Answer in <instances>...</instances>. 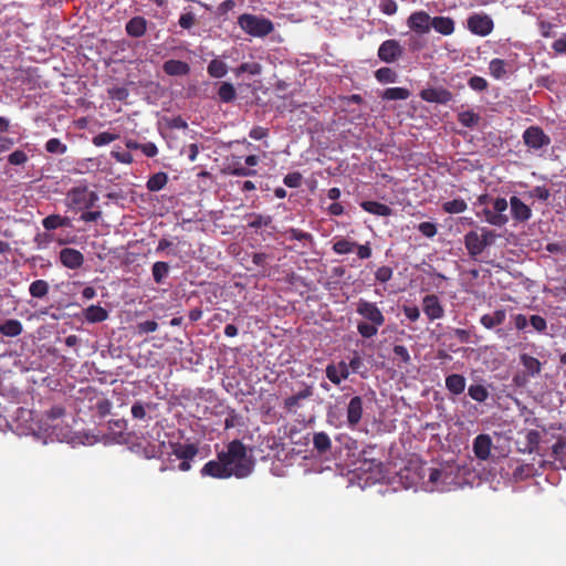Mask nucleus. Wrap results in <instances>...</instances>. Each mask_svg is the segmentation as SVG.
Segmentation results:
<instances>
[{"instance_id":"nucleus-1","label":"nucleus","mask_w":566,"mask_h":566,"mask_svg":"<svg viewBox=\"0 0 566 566\" xmlns=\"http://www.w3.org/2000/svg\"><path fill=\"white\" fill-rule=\"evenodd\" d=\"M254 469V460L248 455L242 441L235 439L227 446V451L218 454V460L208 461L201 469L202 476L229 479L249 476Z\"/></svg>"},{"instance_id":"nucleus-2","label":"nucleus","mask_w":566,"mask_h":566,"mask_svg":"<svg viewBox=\"0 0 566 566\" xmlns=\"http://www.w3.org/2000/svg\"><path fill=\"white\" fill-rule=\"evenodd\" d=\"M356 313L365 319L357 324V332L363 338L376 336L386 321L377 304L364 298H359L356 303Z\"/></svg>"},{"instance_id":"nucleus-3","label":"nucleus","mask_w":566,"mask_h":566,"mask_svg":"<svg viewBox=\"0 0 566 566\" xmlns=\"http://www.w3.org/2000/svg\"><path fill=\"white\" fill-rule=\"evenodd\" d=\"M497 234L495 231L482 227L479 230H471L463 237V243L468 255L473 261H480V255L484 250L494 244Z\"/></svg>"},{"instance_id":"nucleus-4","label":"nucleus","mask_w":566,"mask_h":566,"mask_svg":"<svg viewBox=\"0 0 566 566\" xmlns=\"http://www.w3.org/2000/svg\"><path fill=\"white\" fill-rule=\"evenodd\" d=\"M238 24L245 33L255 38L266 36L274 30L270 19L250 13L241 14L238 18Z\"/></svg>"},{"instance_id":"nucleus-5","label":"nucleus","mask_w":566,"mask_h":566,"mask_svg":"<svg viewBox=\"0 0 566 566\" xmlns=\"http://www.w3.org/2000/svg\"><path fill=\"white\" fill-rule=\"evenodd\" d=\"M523 143L533 151L541 150L551 145V137L539 126L527 127L523 135Z\"/></svg>"},{"instance_id":"nucleus-6","label":"nucleus","mask_w":566,"mask_h":566,"mask_svg":"<svg viewBox=\"0 0 566 566\" xmlns=\"http://www.w3.org/2000/svg\"><path fill=\"white\" fill-rule=\"evenodd\" d=\"M467 28L475 35L486 36L493 31L494 22L485 13H473L467 20Z\"/></svg>"},{"instance_id":"nucleus-7","label":"nucleus","mask_w":566,"mask_h":566,"mask_svg":"<svg viewBox=\"0 0 566 566\" xmlns=\"http://www.w3.org/2000/svg\"><path fill=\"white\" fill-rule=\"evenodd\" d=\"M405 49L398 40L389 39L378 48V59L387 64L395 63L403 56Z\"/></svg>"},{"instance_id":"nucleus-8","label":"nucleus","mask_w":566,"mask_h":566,"mask_svg":"<svg viewBox=\"0 0 566 566\" xmlns=\"http://www.w3.org/2000/svg\"><path fill=\"white\" fill-rule=\"evenodd\" d=\"M419 96L424 102L442 105L453 99V94L442 86L423 88L420 91Z\"/></svg>"},{"instance_id":"nucleus-9","label":"nucleus","mask_w":566,"mask_h":566,"mask_svg":"<svg viewBox=\"0 0 566 566\" xmlns=\"http://www.w3.org/2000/svg\"><path fill=\"white\" fill-rule=\"evenodd\" d=\"M432 18L426 11H416L407 20L410 30L418 34H426L430 31Z\"/></svg>"},{"instance_id":"nucleus-10","label":"nucleus","mask_w":566,"mask_h":566,"mask_svg":"<svg viewBox=\"0 0 566 566\" xmlns=\"http://www.w3.org/2000/svg\"><path fill=\"white\" fill-rule=\"evenodd\" d=\"M59 260L63 266L77 270L84 263V255L76 249L63 248L59 253Z\"/></svg>"},{"instance_id":"nucleus-11","label":"nucleus","mask_w":566,"mask_h":566,"mask_svg":"<svg viewBox=\"0 0 566 566\" xmlns=\"http://www.w3.org/2000/svg\"><path fill=\"white\" fill-rule=\"evenodd\" d=\"M126 421H111L108 420V443H126L130 434L126 431Z\"/></svg>"},{"instance_id":"nucleus-12","label":"nucleus","mask_w":566,"mask_h":566,"mask_svg":"<svg viewBox=\"0 0 566 566\" xmlns=\"http://www.w3.org/2000/svg\"><path fill=\"white\" fill-rule=\"evenodd\" d=\"M423 312L430 321L442 318L444 315L443 306L436 294H428L422 300Z\"/></svg>"},{"instance_id":"nucleus-13","label":"nucleus","mask_w":566,"mask_h":566,"mask_svg":"<svg viewBox=\"0 0 566 566\" xmlns=\"http://www.w3.org/2000/svg\"><path fill=\"white\" fill-rule=\"evenodd\" d=\"M325 374L334 385H339L342 380L349 377L350 371L348 370L347 363L342 360L338 364H328L325 368Z\"/></svg>"},{"instance_id":"nucleus-14","label":"nucleus","mask_w":566,"mask_h":566,"mask_svg":"<svg viewBox=\"0 0 566 566\" xmlns=\"http://www.w3.org/2000/svg\"><path fill=\"white\" fill-rule=\"evenodd\" d=\"M512 218L517 222H526L532 218L531 208L524 203L518 197L510 198Z\"/></svg>"},{"instance_id":"nucleus-15","label":"nucleus","mask_w":566,"mask_h":566,"mask_svg":"<svg viewBox=\"0 0 566 566\" xmlns=\"http://www.w3.org/2000/svg\"><path fill=\"white\" fill-rule=\"evenodd\" d=\"M313 394V387L305 385L304 388L300 390L297 394L284 400V409L287 412L295 413L297 409L301 408V402L305 399L311 398Z\"/></svg>"},{"instance_id":"nucleus-16","label":"nucleus","mask_w":566,"mask_h":566,"mask_svg":"<svg viewBox=\"0 0 566 566\" xmlns=\"http://www.w3.org/2000/svg\"><path fill=\"white\" fill-rule=\"evenodd\" d=\"M492 439L489 434H479L473 441V451L479 460H488L491 454Z\"/></svg>"},{"instance_id":"nucleus-17","label":"nucleus","mask_w":566,"mask_h":566,"mask_svg":"<svg viewBox=\"0 0 566 566\" xmlns=\"http://www.w3.org/2000/svg\"><path fill=\"white\" fill-rule=\"evenodd\" d=\"M363 416V399L359 396H355L349 400L347 406V422L348 426L355 428Z\"/></svg>"},{"instance_id":"nucleus-18","label":"nucleus","mask_w":566,"mask_h":566,"mask_svg":"<svg viewBox=\"0 0 566 566\" xmlns=\"http://www.w3.org/2000/svg\"><path fill=\"white\" fill-rule=\"evenodd\" d=\"M506 318V311L504 308L495 310L492 313H488L481 316L480 323L486 329H493L496 326L502 325Z\"/></svg>"},{"instance_id":"nucleus-19","label":"nucleus","mask_w":566,"mask_h":566,"mask_svg":"<svg viewBox=\"0 0 566 566\" xmlns=\"http://www.w3.org/2000/svg\"><path fill=\"white\" fill-rule=\"evenodd\" d=\"M367 453H368L367 450L361 451V454L356 462L355 470L361 471L365 473L380 472L381 462L376 459H371V458L367 457Z\"/></svg>"},{"instance_id":"nucleus-20","label":"nucleus","mask_w":566,"mask_h":566,"mask_svg":"<svg viewBox=\"0 0 566 566\" xmlns=\"http://www.w3.org/2000/svg\"><path fill=\"white\" fill-rule=\"evenodd\" d=\"M42 226L46 231H53L59 228H71L72 220L69 217H63L60 214H49L42 220Z\"/></svg>"},{"instance_id":"nucleus-21","label":"nucleus","mask_w":566,"mask_h":566,"mask_svg":"<svg viewBox=\"0 0 566 566\" xmlns=\"http://www.w3.org/2000/svg\"><path fill=\"white\" fill-rule=\"evenodd\" d=\"M431 28L442 35H451L454 32V20L450 17H434L431 20Z\"/></svg>"},{"instance_id":"nucleus-22","label":"nucleus","mask_w":566,"mask_h":566,"mask_svg":"<svg viewBox=\"0 0 566 566\" xmlns=\"http://www.w3.org/2000/svg\"><path fill=\"white\" fill-rule=\"evenodd\" d=\"M163 70L170 76H182L189 74L190 66L180 60H168L164 63Z\"/></svg>"},{"instance_id":"nucleus-23","label":"nucleus","mask_w":566,"mask_h":566,"mask_svg":"<svg viewBox=\"0 0 566 566\" xmlns=\"http://www.w3.org/2000/svg\"><path fill=\"white\" fill-rule=\"evenodd\" d=\"M360 207L366 212L379 217H389L392 214V209L389 206L380 203L378 201L366 200L360 202Z\"/></svg>"},{"instance_id":"nucleus-24","label":"nucleus","mask_w":566,"mask_h":566,"mask_svg":"<svg viewBox=\"0 0 566 566\" xmlns=\"http://www.w3.org/2000/svg\"><path fill=\"white\" fill-rule=\"evenodd\" d=\"M126 32L133 38H140L147 29V21L144 17H134L126 23Z\"/></svg>"},{"instance_id":"nucleus-25","label":"nucleus","mask_w":566,"mask_h":566,"mask_svg":"<svg viewBox=\"0 0 566 566\" xmlns=\"http://www.w3.org/2000/svg\"><path fill=\"white\" fill-rule=\"evenodd\" d=\"M467 380L464 376L460 374H451L446 377V388L452 395H461L465 389Z\"/></svg>"},{"instance_id":"nucleus-26","label":"nucleus","mask_w":566,"mask_h":566,"mask_svg":"<svg viewBox=\"0 0 566 566\" xmlns=\"http://www.w3.org/2000/svg\"><path fill=\"white\" fill-rule=\"evenodd\" d=\"M520 360L525 368L526 376L534 377L541 373L542 364L537 358L528 354H521Z\"/></svg>"},{"instance_id":"nucleus-27","label":"nucleus","mask_w":566,"mask_h":566,"mask_svg":"<svg viewBox=\"0 0 566 566\" xmlns=\"http://www.w3.org/2000/svg\"><path fill=\"white\" fill-rule=\"evenodd\" d=\"M22 331L23 326L19 319L10 318L0 324V334L7 337H17Z\"/></svg>"},{"instance_id":"nucleus-28","label":"nucleus","mask_w":566,"mask_h":566,"mask_svg":"<svg viewBox=\"0 0 566 566\" xmlns=\"http://www.w3.org/2000/svg\"><path fill=\"white\" fill-rule=\"evenodd\" d=\"M511 64L502 59H493L489 63L490 75L495 80H501L507 74V67Z\"/></svg>"},{"instance_id":"nucleus-29","label":"nucleus","mask_w":566,"mask_h":566,"mask_svg":"<svg viewBox=\"0 0 566 566\" xmlns=\"http://www.w3.org/2000/svg\"><path fill=\"white\" fill-rule=\"evenodd\" d=\"M313 446H314V449L319 454L326 453L332 448V441H331L329 436L324 431L315 432L313 436Z\"/></svg>"},{"instance_id":"nucleus-30","label":"nucleus","mask_w":566,"mask_h":566,"mask_svg":"<svg viewBox=\"0 0 566 566\" xmlns=\"http://www.w3.org/2000/svg\"><path fill=\"white\" fill-rule=\"evenodd\" d=\"M409 96L410 91L405 87H388L380 95L384 101H405L409 98Z\"/></svg>"},{"instance_id":"nucleus-31","label":"nucleus","mask_w":566,"mask_h":566,"mask_svg":"<svg viewBox=\"0 0 566 566\" xmlns=\"http://www.w3.org/2000/svg\"><path fill=\"white\" fill-rule=\"evenodd\" d=\"M167 182L168 175L164 171H159L148 179L146 187L149 191L156 192L161 190L167 185Z\"/></svg>"},{"instance_id":"nucleus-32","label":"nucleus","mask_w":566,"mask_h":566,"mask_svg":"<svg viewBox=\"0 0 566 566\" xmlns=\"http://www.w3.org/2000/svg\"><path fill=\"white\" fill-rule=\"evenodd\" d=\"M170 271V266L167 262L157 261L153 264L151 274L153 279L157 284H161L164 280L168 276Z\"/></svg>"},{"instance_id":"nucleus-33","label":"nucleus","mask_w":566,"mask_h":566,"mask_svg":"<svg viewBox=\"0 0 566 566\" xmlns=\"http://www.w3.org/2000/svg\"><path fill=\"white\" fill-rule=\"evenodd\" d=\"M207 71L211 77L221 78L227 75L228 66L223 61L213 59L209 62Z\"/></svg>"},{"instance_id":"nucleus-34","label":"nucleus","mask_w":566,"mask_h":566,"mask_svg":"<svg viewBox=\"0 0 566 566\" xmlns=\"http://www.w3.org/2000/svg\"><path fill=\"white\" fill-rule=\"evenodd\" d=\"M154 408V405L151 402H143V401H135L130 408L132 417L135 420H146L147 419V410H150Z\"/></svg>"},{"instance_id":"nucleus-35","label":"nucleus","mask_w":566,"mask_h":566,"mask_svg":"<svg viewBox=\"0 0 566 566\" xmlns=\"http://www.w3.org/2000/svg\"><path fill=\"white\" fill-rule=\"evenodd\" d=\"M49 283L45 280H35L29 286V293L32 297L43 298L49 293Z\"/></svg>"},{"instance_id":"nucleus-36","label":"nucleus","mask_w":566,"mask_h":566,"mask_svg":"<svg viewBox=\"0 0 566 566\" xmlns=\"http://www.w3.org/2000/svg\"><path fill=\"white\" fill-rule=\"evenodd\" d=\"M92 196L93 193L88 192L85 188H75L69 191L67 199L71 201L72 206H80L85 203Z\"/></svg>"},{"instance_id":"nucleus-37","label":"nucleus","mask_w":566,"mask_h":566,"mask_svg":"<svg viewBox=\"0 0 566 566\" xmlns=\"http://www.w3.org/2000/svg\"><path fill=\"white\" fill-rule=\"evenodd\" d=\"M375 78L381 84L396 83L398 74L392 69L384 66L375 72Z\"/></svg>"},{"instance_id":"nucleus-38","label":"nucleus","mask_w":566,"mask_h":566,"mask_svg":"<svg viewBox=\"0 0 566 566\" xmlns=\"http://www.w3.org/2000/svg\"><path fill=\"white\" fill-rule=\"evenodd\" d=\"M541 433L537 430H528L525 434V447L523 449L524 452L532 453L537 450L541 442Z\"/></svg>"},{"instance_id":"nucleus-39","label":"nucleus","mask_w":566,"mask_h":566,"mask_svg":"<svg viewBox=\"0 0 566 566\" xmlns=\"http://www.w3.org/2000/svg\"><path fill=\"white\" fill-rule=\"evenodd\" d=\"M467 208H468V205H467L465 200H463L461 198L453 199V200L442 203V210L446 213H450V214L461 213V212L465 211Z\"/></svg>"},{"instance_id":"nucleus-40","label":"nucleus","mask_w":566,"mask_h":566,"mask_svg":"<svg viewBox=\"0 0 566 566\" xmlns=\"http://www.w3.org/2000/svg\"><path fill=\"white\" fill-rule=\"evenodd\" d=\"M218 96L221 102L223 103H231L237 97V92L234 86L231 83L223 82L219 90H218Z\"/></svg>"},{"instance_id":"nucleus-41","label":"nucleus","mask_w":566,"mask_h":566,"mask_svg":"<svg viewBox=\"0 0 566 566\" xmlns=\"http://www.w3.org/2000/svg\"><path fill=\"white\" fill-rule=\"evenodd\" d=\"M458 120L464 127L472 128L479 124L480 116L473 111H463L458 114Z\"/></svg>"},{"instance_id":"nucleus-42","label":"nucleus","mask_w":566,"mask_h":566,"mask_svg":"<svg viewBox=\"0 0 566 566\" xmlns=\"http://www.w3.org/2000/svg\"><path fill=\"white\" fill-rule=\"evenodd\" d=\"M483 213L485 216L486 222L492 226L503 227L509 222V217L504 213H495V211H491L488 208L483 210Z\"/></svg>"},{"instance_id":"nucleus-43","label":"nucleus","mask_w":566,"mask_h":566,"mask_svg":"<svg viewBox=\"0 0 566 566\" xmlns=\"http://www.w3.org/2000/svg\"><path fill=\"white\" fill-rule=\"evenodd\" d=\"M357 242L347 239H339L333 243V251L337 254H348L355 251Z\"/></svg>"},{"instance_id":"nucleus-44","label":"nucleus","mask_w":566,"mask_h":566,"mask_svg":"<svg viewBox=\"0 0 566 566\" xmlns=\"http://www.w3.org/2000/svg\"><path fill=\"white\" fill-rule=\"evenodd\" d=\"M468 395L478 402H484L489 398V390L483 385H471Z\"/></svg>"},{"instance_id":"nucleus-45","label":"nucleus","mask_w":566,"mask_h":566,"mask_svg":"<svg viewBox=\"0 0 566 566\" xmlns=\"http://www.w3.org/2000/svg\"><path fill=\"white\" fill-rule=\"evenodd\" d=\"M248 227L251 229H259L262 227H269L272 223L271 216H263L258 213H252L249 216Z\"/></svg>"},{"instance_id":"nucleus-46","label":"nucleus","mask_w":566,"mask_h":566,"mask_svg":"<svg viewBox=\"0 0 566 566\" xmlns=\"http://www.w3.org/2000/svg\"><path fill=\"white\" fill-rule=\"evenodd\" d=\"M262 72V66L256 62H244L240 66H238L234 71L235 75L239 76L243 73H248L250 75H259Z\"/></svg>"},{"instance_id":"nucleus-47","label":"nucleus","mask_w":566,"mask_h":566,"mask_svg":"<svg viewBox=\"0 0 566 566\" xmlns=\"http://www.w3.org/2000/svg\"><path fill=\"white\" fill-rule=\"evenodd\" d=\"M197 453L198 449L193 444L179 446L175 450L176 457L181 460H191L197 455Z\"/></svg>"},{"instance_id":"nucleus-48","label":"nucleus","mask_w":566,"mask_h":566,"mask_svg":"<svg viewBox=\"0 0 566 566\" xmlns=\"http://www.w3.org/2000/svg\"><path fill=\"white\" fill-rule=\"evenodd\" d=\"M85 317L88 322H103L106 319V310L99 306H90L86 308Z\"/></svg>"},{"instance_id":"nucleus-49","label":"nucleus","mask_w":566,"mask_h":566,"mask_svg":"<svg viewBox=\"0 0 566 566\" xmlns=\"http://www.w3.org/2000/svg\"><path fill=\"white\" fill-rule=\"evenodd\" d=\"M286 234L289 235L290 240H296L308 243H313L314 240L313 235L310 232H305L296 228H290L286 231Z\"/></svg>"},{"instance_id":"nucleus-50","label":"nucleus","mask_w":566,"mask_h":566,"mask_svg":"<svg viewBox=\"0 0 566 566\" xmlns=\"http://www.w3.org/2000/svg\"><path fill=\"white\" fill-rule=\"evenodd\" d=\"M67 147L59 138H51L45 144V150L51 154L62 155L66 151Z\"/></svg>"},{"instance_id":"nucleus-51","label":"nucleus","mask_w":566,"mask_h":566,"mask_svg":"<svg viewBox=\"0 0 566 566\" xmlns=\"http://www.w3.org/2000/svg\"><path fill=\"white\" fill-rule=\"evenodd\" d=\"M228 172L230 175L237 176V177H249V176L256 175L255 170L250 169L248 167H243L242 165H240V163H238L235 165H230L228 167Z\"/></svg>"},{"instance_id":"nucleus-52","label":"nucleus","mask_w":566,"mask_h":566,"mask_svg":"<svg viewBox=\"0 0 566 566\" xmlns=\"http://www.w3.org/2000/svg\"><path fill=\"white\" fill-rule=\"evenodd\" d=\"M468 84H469L470 88H472L473 91H476V92H483L489 86L488 81L484 77L479 76V75H473L472 77H470L468 81Z\"/></svg>"},{"instance_id":"nucleus-53","label":"nucleus","mask_w":566,"mask_h":566,"mask_svg":"<svg viewBox=\"0 0 566 566\" xmlns=\"http://www.w3.org/2000/svg\"><path fill=\"white\" fill-rule=\"evenodd\" d=\"M394 270L390 266L384 265L377 269L375 272L376 281L386 283L392 279Z\"/></svg>"},{"instance_id":"nucleus-54","label":"nucleus","mask_w":566,"mask_h":566,"mask_svg":"<svg viewBox=\"0 0 566 566\" xmlns=\"http://www.w3.org/2000/svg\"><path fill=\"white\" fill-rule=\"evenodd\" d=\"M302 179H303V177H302L301 172L294 171V172L287 174L284 177L283 182L289 188H298L302 185Z\"/></svg>"},{"instance_id":"nucleus-55","label":"nucleus","mask_w":566,"mask_h":566,"mask_svg":"<svg viewBox=\"0 0 566 566\" xmlns=\"http://www.w3.org/2000/svg\"><path fill=\"white\" fill-rule=\"evenodd\" d=\"M528 196L542 201H547L551 197V192L545 186H536L528 192Z\"/></svg>"},{"instance_id":"nucleus-56","label":"nucleus","mask_w":566,"mask_h":566,"mask_svg":"<svg viewBox=\"0 0 566 566\" xmlns=\"http://www.w3.org/2000/svg\"><path fill=\"white\" fill-rule=\"evenodd\" d=\"M418 230L422 235L427 238H433L438 232L437 226L433 222L429 221H423L419 223Z\"/></svg>"},{"instance_id":"nucleus-57","label":"nucleus","mask_w":566,"mask_h":566,"mask_svg":"<svg viewBox=\"0 0 566 566\" xmlns=\"http://www.w3.org/2000/svg\"><path fill=\"white\" fill-rule=\"evenodd\" d=\"M8 161L14 166L23 165L28 161V155L23 150H14L8 156Z\"/></svg>"},{"instance_id":"nucleus-58","label":"nucleus","mask_w":566,"mask_h":566,"mask_svg":"<svg viewBox=\"0 0 566 566\" xmlns=\"http://www.w3.org/2000/svg\"><path fill=\"white\" fill-rule=\"evenodd\" d=\"M530 324L538 333H544L547 328V322L541 315H532L530 317Z\"/></svg>"},{"instance_id":"nucleus-59","label":"nucleus","mask_w":566,"mask_h":566,"mask_svg":"<svg viewBox=\"0 0 566 566\" xmlns=\"http://www.w3.org/2000/svg\"><path fill=\"white\" fill-rule=\"evenodd\" d=\"M442 478H447V473L443 470L436 468L429 469V482L436 485L438 490H443V488L438 486V483L442 481Z\"/></svg>"},{"instance_id":"nucleus-60","label":"nucleus","mask_w":566,"mask_h":566,"mask_svg":"<svg viewBox=\"0 0 566 566\" xmlns=\"http://www.w3.org/2000/svg\"><path fill=\"white\" fill-rule=\"evenodd\" d=\"M379 9L387 15H392L397 12L398 6L395 0H380Z\"/></svg>"},{"instance_id":"nucleus-61","label":"nucleus","mask_w":566,"mask_h":566,"mask_svg":"<svg viewBox=\"0 0 566 566\" xmlns=\"http://www.w3.org/2000/svg\"><path fill=\"white\" fill-rule=\"evenodd\" d=\"M178 23L182 29L189 30L196 23V15L192 12L182 13Z\"/></svg>"},{"instance_id":"nucleus-62","label":"nucleus","mask_w":566,"mask_h":566,"mask_svg":"<svg viewBox=\"0 0 566 566\" xmlns=\"http://www.w3.org/2000/svg\"><path fill=\"white\" fill-rule=\"evenodd\" d=\"M158 328V324L155 321H145L140 322L137 325V329L139 334H148L153 333Z\"/></svg>"},{"instance_id":"nucleus-63","label":"nucleus","mask_w":566,"mask_h":566,"mask_svg":"<svg viewBox=\"0 0 566 566\" xmlns=\"http://www.w3.org/2000/svg\"><path fill=\"white\" fill-rule=\"evenodd\" d=\"M65 416V409L62 406H53L48 412L46 417L49 420L54 422Z\"/></svg>"},{"instance_id":"nucleus-64","label":"nucleus","mask_w":566,"mask_h":566,"mask_svg":"<svg viewBox=\"0 0 566 566\" xmlns=\"http://www.w3.org/2000/svg\"><path fill=\"white\" fill-rule=\"evenodd\" d=\"M552 49L559 54L566 53V33L553 42Z\"/></svg>"}]
</instances>
